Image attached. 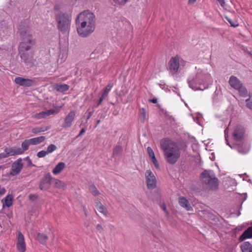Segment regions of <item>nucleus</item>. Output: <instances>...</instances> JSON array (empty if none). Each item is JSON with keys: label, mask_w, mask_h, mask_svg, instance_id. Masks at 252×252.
Here are the masks:
<instances>
[{"label": "nucleus", "mask_w": 252, "mask_h": 252, "mask_svg": "<svg viewBox=\"0 0 252 252\" xmlns=\"http://www.w3.org/2000/svg\"><path fill=\"white\" fill-rule=\"evenodd\" d=\"M21 60L26 65L31 66L33 64V54L27 52H18Z\"/></svg>", "instance_id": "nucleus-12"}, {"label": "nucleus", "mask_w": 252, "mask_h": 252, "mask_svg": "<svg viewBox=\"0 0 252 252\" xmlns=\"http://www.w3.org/2000/svg\"><path fill=\"white\" fill-rule=\"evenodd\" d=\"M106 97H105L104 96H103L102 95H101V96L100 97V98L99 99V100L98 101V102H97V106H98L99 105H100L101 102L103 100V99H104Z\"/></svg>", "instance_id": "nucleus-46"}, {"label": "nucleus", "mask_w": 252, "mask_h": 252, "mask_svg": "<svg viewBox=\"0 0 252 252\" xmlns=\"http://www.w3.org/2000/svg\"><path fill=\"white\" fill-rule=\"evenodd\" d=\"M23 167L22 160L19 158L12 163L9 174L13 176H16L20 173Z\"/></svg>", "instance_id": "nucleus-10"}, {"label": "nucleus", "mask_w": 252, "mask_h": 252, "mask_svg": "<svg viewBox=\"0 0 252 252\" xmlns=\"http://www.w3.org/2000/svg\"><path fill=\"white\" fill-rule=\"evenodd\" d=\"M47 154H48L46 151L42 150V151H39L37 153V156L39 158H43V157H45Z\"/></svg>", "instance_id": "nucleus-40"}, {"label": "nucleus", "mask_w": 252, "mask_h": 252, "mask_svg": "<svg viewBox=\"0 0 252 252\" xmlns=\"http://www.w3.org/2000/svg\"><path fill=\"white\" fill-rule=\"evenodd\" d=\"M225 19L227 20V21L229 22V23L230 24L231 27H237L238 26V24L236 21H233L229 18L226 17Z\"/></svg>", "instance_id": "nucleus-38"}, {"label": "nucleus", "mask_w": 252, "mask_h": 252, "mask_svg": "<svg viewBox=\"0 0 252 252\" xmlns=\"http://www.w3.org/2000/svg\"><path fill=\"white\" fill-rule=\"evenodd\" d=\"M179 203L180 205L184 208L187 211L192 210V208L190 206L189 201L184 196L179 197Z\"/></svg>", "instance_id": "nucleus-17"}, {"label": "nucleus", "mask_w": 252, "mask_h": 252, "mask_svg": "<svg viewBox=\"0 0 252 252\" xmlns=\"http://www.w3.org/2000/svg\"><path fill=\"white\" fill-rule=\"evenodd\" d=\"M52 181V177L50 173L44 174V176L41 179L39 188L41 190H46L48 189L51 186Z\"/></svg>", "instance_id": "nucleus-8"}, {"label": "nucleus", "mask_w": 252, "mask_h": 252, "mask_svg": "<svg viewBox=\"0 0 252 252\" xmlns=\"http://www.w3.org/2000/svg\"><path fill=\"white\" fill-rule=\"evenodd\" d=\"M45 130L43 129L42 127H35L32 130V132L34 134H37L40 132H43Z\"/></svg>", "instance_id": "nucleus-39"}, {"label": "nucleus", "mask_w": 252, "mask_h": 252, "mask_svg": "<svg viewBox=\"0 0 252 252\" xmlns=\"http://www.w3.org/2000/svg\"><path fill=\"white\" fill-rule=\"evenodd\" d=\"M54 9H55V10H58V6H55L54 7Z\"/></svg>", "instance_id": "nucleus-56"}, {"label": "nucleus", "mask_w": 252, "mask_h": 252, "mask_svg": "<svg viewBox=\"0 0 252 252\" xmlns=\"http://www.w3.org/2000/svg\"><path fill=\"white\" fill-rule=\"evenodd\" d=\"M52 183L54 185V187L58 189H64L66 187V184L64 182L53 177Z\"/></svg>", "instance_id": "nucleus-22"}, {"label": "nucleus", "mask_w": 252, "mask_h": 252, "mask_svg": "<svg viewBox=\"0 0 252 252\" xmlns=\"http://www.w3.org/2000/svg\"><path fill=\"white\" fill-rule=\"evenodd\" d=\"M245 130L244 127L237 126L233 132V137L234 140L239 141L242 140L244 137Z\"/></svg>", "instance_id": "nucleus-16"}, {"label": "nucleus", "mask_w": 252, "mask_h": 252, "mask_svg": "<svg viewBox=\"0 0 252 252\" xmlns=\"http://www.w3.org/2000/svg\"><path fill=\"white\" fill-rule=\"evenodd\" d=\"M60 109L57 108L56 109H52L46 111L47 116L57 114L60 111Z\"/></svg>", "instance_id": "nucleus-36"}, {"label": "nucleus", "mask_w": 252, "mask_h": 252, "mask_svg": "<svg viewBox=\"0 0 252 252\" xmlns=\"http://www.w3.org/2000/svg\"><path fill=\"white\" fill-rule=\"evenodd\" d=\"M15 156L11 147L6 148L4 152L0 154V161L5 158H7L10 156Z\"/></svg>", "instance_id": "nucleus-20"}, {"label": "nucleus", "mask_w": 252, "mask_h": 252, "mask_svg": "<svg viewBox=\"0 0 252 252\" xmlns=\"http://www.w3.org/2000/svg\"><path fill=\"white\" fill-rule=\"evenodd\" d=\"M65 163L63 162H60L53 169V173L55 175H57L61 173L65 168Z\"/></svg>", "instance_id": "nucleus-23"}, {"label": "nucleus", "mask_w": 252, "mask_h": 252, "mask_svg": "<svg viewBox=\"0 0 252 252\" xmlns=\"http://www.w3.org/2000/svg\"><path fill=\"white\" fill-rule=\"evenodd\" d=\"M182 61V60L178 56L172 57L171 58L168 63V65L169 69L171 72L172 74L174 75L178 72L180 62Z\"/></svg>", "instance_id": "nucleus-9"}, {"label": "nucleus", "mask_w": 252, "mask_h": 252, "mask_svg": "<svg viewBox=\"0 0 252 252\" xmlns=\"http://www.w3.org/2000/svg\"><path fill=\"white\" fill-rule=\"evenodd\" d=\"M97 210L102 213L104 216H108V212L105 207H104L100 202H99L96 205Z\"/></svg>", "instance_id": "nucleus-26"}, {"label": "nucleus", "mask_w": 252, "mask_h": 252, "mask_svg": "<svg viewBox=\"0 0 252 252\" xmlns=\"http://www.w3.org/2000/svg\"><path fill=\"white\" fill-rule=\"evenodd\" d=\"M238 152L241 154H246L249 151V149L246 146L238 145L237 147Z\"/></svg>", "instance_id": "nucleus-30"}, {"label": "nucleus", "mask_w": 252, "mask_h": 252, "mask_svg": "<svg viewBox=\"0 0 252 252\" xmlns=\"http://www.w3.org/2000/svg\"><path fill=\"white\" fill-rule=\"evenodd\" d=\"M229 84L233 89L237 90L240 87H241L242 83L241 81L235 76H231L229 80Z\"/></svg>", "instance_id": "nucleus-18"}, {"label": "nucleus", "mask_w": 252, "mask_h": 252, "mask_svg": "<svg viewBox=\"0 0 252 252\" xmlns=\"http://www.w3.org/2000/svg\"><path fill=\"white\" fill-rule=\"evenodd\" d=\"M236 90H238L239 93L240 95L243 97H245L248 95V91L246 88L243 86V84L241 85V87H240Z\"/></svg>", "instance_id": "nucleus-32"}, {"label": "nucleus", "mask_w": 252, "mask_h": 252, "mask_svg": "<svg viewBox=\"0 0 252 252\" xmlns=\"http://www.w3.org/2000/svg\"><path fill=\"white\" fill-rule=\"evenodd\" d=\"M211 78L209 74H205L202 70H198L195 75L189 77L188 79L189 87L193 90H204L208 88V85L202 88L200 86Z\"/></svg>", "instance_id": "nucleus-5"}, {"label": "nucleus", "mask_w": 252, "mask_h": 252, "mask_svg": "<svg viewBox=\"0 0 252 252\" xmlns=\"http://www.w3.org/2000/svg\"><path fill=\"white\" fill-rule=\"evenodd\" d=\"M89 190L90 192L94 196H97L100 194L99 191L94 185H91L89 186Z\"/></svg>", "instance_id": "nucleus-31"}, {"label": "nucleus", "mask_w": 252, "mask_h": 252, "mask_svg": "<svg viewBox=\"0 0 252 252\" xmlns=\"http://www.w3.org/2000/svg\"><path fill=\"white\" fill-rule=\"evenodd\" d=\"M114 1L119 4L124 5L128 1V0H113Z\"/></svg>", "instance_id": "nucleus-41"}, {"label": "nucleus", "mask_w": 252, "mask_h": 252, "mask_svg": "<svg viewBox=\"0 0 252 252\" xmlns=\"http://www.w3.org/2000/svg\"><path fill=\"white\" fill-rule=\"evenodd\" d=\"M147 152L152 161L157 168L159 167L158 162L156 158L153 150L150 147L147 148Z\"/></svg>", "instance_id": "nucleus-21"}, {"label": "nucleus", "mask_w": 252, "mask_h": 252, "mask_svg": "<svg viewBox=\"0 0 252 252\" xmlns=\"http://www.w3.org/2000/svg\"><path fill=\"white\" fill-rule=\"evenodd\" d=\"M199 179L202 186L206 189L212 190L218 189L219 180L212 170H204L200 174Z\"/></svg>", "instance_id": "nucleus-3"}, {"label": "nucleus", "mask_w": 252, "mask_h": 252, "mask_svg": "<svg viewBox=\"0 0 252 252\" xmlns=\"http://www.w3.org/2000/svg\"><path fill=\"white\" fill-rule=\"evenodd\" d=\"M143 111V118H145L146 115V111L144 108L142 109Z\"/></svg>", "instance_id": "nucleus-53"}, {"label": "nucleus", "mask_w": 252, "mask_h": 252, "mask_svg": "<svg viewBox=\"0 0 252 252\" xmlns=\"http://www.w3.org/2000/svg\"><path fill=\"white\" fill-rule=\"evenodd\" d=\"M252 238V226L248 227L240 236L239 240L243 241L244 240Z\"/></svg>", "instance_id": "nucleus-19"}, {"label": "nucleus", "mask_w": 252, "mask_h": 252, "mask_svg": "<svg viewBox=\"0 0 252 252\" xmlns=\"http://www.w3.org/2000/svg\"><path fill=\"white\" fill-rule=\"evenodd\" d=\"M78 34L82 37H86L95 29V16L89 10L80 13L76 20Z\"/></svg>", "instance_id": "nucleus-1"}, {"label": "nucleus", "mask_w": 252, "mask_h": 252, "mask_svg": "<svg viewBox=\"0 0 252 252\" xmlns=\"http://www.w3.org/2000/svg\"><path fill=\"white\" fill-rule=\"evenodd\" d=\"M123 151V148L121 146H116L113 150V156H117L120 154Z\"/></svg>", "instance_id": "nucleus-33"}, {"label": "nucleus", "mask_w": 252, "mask_h": 252, "mask_svg": "<svg viewBox=\"0 0 252 252\" xmlns=\"http://www.w3.org/2000/svg\"><path fill=\"white\" fill-rule=\"evenodd\" d=\"M96 227L97 230H98L100 232L103 230V227L99 224H97Z\"/></svg>", "instance_id": "nucleus-48"}, {"label": "nucleus", "mask_w": 252, "mask_h": 252, "mask_svg": "<svg viewBox=\"0 0 252 252\" xmlns=\"http://www.w3.org/2000/svg\"><path fill=\"white\" fill-rule=\"evenodd\" d=\"M225 140H226V142L227 144V145H228V143H227V139H226V136H225Z\"/></svg>", "instance_id": "nucleus-58"}, {"label": "nucleus", "mask_w": 252, "mask_h": 252, "mask_svg": "<svg viewBox=\"0 0 252 252\" xmlns=\"http://www.w3.org/2000/svg\"><path fill=\"white\" fill-rule=\"evenodd\" d=\"M14 82L16 84L21 86L29 87L34 85L35 81L32 79H25L21 77H17L15 78Z\"/></svg>", "instance_id": "nucleus-14"}, {"label": "nucleus", "mask_w": 252, "mask_h": 252, "mask_svg": "<svg viewBox=\"0 0 252 252\" xmlns=\"http://www.w3.org/2000/svg\"><path fill=\"white\" fill-rule=\"evenodd\" d=\"M1 168L2 169L4 168V166L3 165L0 166V169H1Z\"/></svg>", "instance_id": "nucleus-57"}, {"label": "nucleus", "mask_w": 252, "mask_h": 252, "mask_svg": "<svg viewBox=\"0 0 252 252\" xmlns=\"http://www.w3.org/2000/svg\"><path fill=\"white\" fill-rule=\"evenodd\" d=\"M113 87V85L109 83L107 85V86L105 87V88L104 90V91L102 93V95L103 96H104L105 97H106L108 95V94L109 92H110V90Z\"/></svg>", "instance_id": "nucleus-35"}, {"label": "nucleus", "mask_w": 252, "mask_h": 252, "mask_svg": "<svg viewBox=\"0 0 252 252\" xmlns=\"http://www.w3.org/2000/svg\"><path fill=\"white\" fill-rule=\"evenodd\" d=\"M196 0H189V3H193Z\"/></svg>", "instance_id": "nucleus-54"}, {"label": "nucleus", "mask_w": 252, "mask_h": 252, "mask_svg": "<svg viewBox=\"0 0 252 252\" xmlns=\"http://www.w3.org/2000/svg\"><path fill=\"white\" fill-rule=\"evenodd\" d=\"M48 238L47 235L43 233H39L37 235L36 239L37 241L42 244H45Z\"/></svg>", "instance_id": "nucleus-29"}, {"label": "nucleus", "mask_w": 252, "mask_h": 252, "mask_svg": "<svg viewBox=\"0 0 252 252\" xmlns=\"http://www.w3.org/2000/svg\"><path fill=\"white\" fill-rule=\"evenodd\" d=\"M100 120H97V122H96V126L100 123Z\"/></svg>", "instance_id": "nucleus-55"}, {"label": "nucleus", "mask_w": 252, "mask_h": 252, "mask_svg": "<svg viewBox=\"0 0 252 252\" xmlns=\"http://www.w3.org/2000/svg\"><path fill=\"white\" fill-rule=\"evenodd\" d=\"M93 113H94V111H91L89 113V115L87 118V120H89L92 117Z\"/></svg>", "instance_id": "nucleus-52"}, {"label": "nucleus", "mask_w": 252, "mask_h": 252, "mask_svg": "<svg viewBox=\"0 0 252 252\" xmlns=\"http://www.w3.org/2000/svg\"><path fill=\"white\" fill-rule=\"evenodd\" d=\"M57 22V28L63 33L68 32L70 29L71 21V17L67 14L63 13H58L56 16Z\"/></svg>", "instance_id": "nucleus-6"}, {"label": "nucleus", "mask_w": 252, "mask_h": 252, "mask_svg": "<svg viewBox=\"0 0 252 252\" xmlns=\"http://www.w3.org/2000/svg\"><path fill=\"white\" fill-rule=\"evenodd\" d=\"M146 183L149 189H153L157 187V179L154 173L151 170H148L145 172Z\"/></svg>", "instance_id": "nucleus-7"}, {"label": "nucleus", "mask_w": 252, "mask_h": 252, "mask_svg": "<svg viewBox=\"0 0 252 252\" xmlns=\"http://www.w3.org/2000/svg\"><path fill=\"white\" fill-rule=\"evenodd\" d=\"M16 247L20 252H25L26 250L24 236L20 231L17 232Z\"/></svg>", "instance_id": "nucleus-11"}, {"label": "nucleus", "mask_w": 252, "mask_h": 252, "mask_svg": "<svg viewBox=\"0 0 252 252\" xmlns=\"http://www.w3.org/2000/svg\"><path fill=\"white\" fill-rule=\"evenodd\" d=\"M6 192V189L5 188L1 187L0 185V195H3Z\"/></svg>", "instance_id": "nucleus-44"}, {"label": "nucleus", "mask_w": 252, "mask_h": 252, "mask_svg": "<svg viewBox=\"0 0 252 252\" xmlns=\"http://www.w3.org/2000/svg\"><path fill=\"white\" fill-rule=\"evenodd\" d=\"M56 149H57V147L56 146V145H55L54 144H50L47 147V151H46L47 153V154H48L52 153L53 151H54Z\"/></svg>", "instance_id": "nucleus-37"}, {"label": "nucleus", "mask_w": 252, "mask_h": 252, "mask_svg": "<svg viewBox=\"0 0 252 252\" xmlns=\"http://www.w3.org/2000/svg\"><path fill=\"white\" fill-rule=\"evenodd\" d=\"M46 137L43 136L30 139L32 145H37L44 141Z\"/></svg>", "instance_id": "nucleus-28"}, {"label": "nucleus", "mask_w": 252, "mask_h": 252, "mask_svg": "<svg viewBox=\"0 0 252 252\" xmlns=\"http://www.w3.org/2000/svg\"><path fill=\"white\" fill-rule=\"evenodd\" d=\"M30 145L32 144L30 139H26L22 143V148L12 147H11V148L15 155H21L23 154L25 151L28 150L29 147Z\"/></svg>", "instance_id": "nucleus-13"}, {"label": "nucleus", "mask_w": 252, "mask_h": 252, "mask_svg": "<svg viewBox=\"0 0 252 252\" xmlns=\"http://www.w3.org/2000/svg\"><path fill=\"white\" fill-rule=\"evenodd\" d=\"M13 197L11 194H8L4 198V203L3 204V207L4 205L7 207H10L13 203Z\"/></svg>", "instance_id": "nucleus-27"}, {"label": "nucleus", "mask_w": 252, "mask_h": 252, "mask_svg": "<svg viewBox=\"0 0 252 252\" xmlns=\"http://www.w3.org/2000/svg\"><path fill=\"white\" fill-rule=\"evenodd\" d=\"M75 115L76 113L74 111H70L65 117L64 121L62 125V126L65 128L70 127L74 120Z\"/></svg>", "instance_id": "nucleus-15"}, {"label": "nucleus", "mask_w": 252, "mask_h": 252, "mask_svg": "<svg viewBox=\"0 0 252 252\" xmlns=\"http://www.w3.org/2000/svg\"><path fill=\"white\" fill-rule=\"evenodd\" d=\"M161 208L167 214H168V212L166 209V205L164 204H162L160 205Z\"/></svg>", "instance_id": "nucleus-45"}, {"label": "nucleus", "mask_w": 252, "mask_h": 252, "mask_svg": "<svg viewBox=\"0 0 252 252\" xmlns=\"http://www.w3.org/2000/svg\"><path fill=\"white\" fill-rule=\"evenodd\" d=\"M47 117V116L46 115V111H42L38 113H36L32 116L33 118H35L36 119H42V118H45Z\"/></svg>", "instance_id": "nucleus-34"}, {"label": "nucleus", "mask_w": 252, "mask_h": 252, "mask_svg": "<svg viewBox=\"0 0 252 252\" xmlns=\"http://www.w3.org/2000/svg\"><path fill=\"white\" fill-rule=\"evenodd\" d=\"M225 0H218V2L220 4L221 7H224L225 6Z\"/></svg>", "instance_id": "nucleus-47"}, {"label": "nucleus", "mask_w": 252, "mask_h": 252, "mask_svg": "<svg viewBox=\"0 0 252 252\" xmlns=\"http://www.w3.org/2000/svg\"><path fill=\"white\" fill-rule=\"evenodd\" d=\"M29 198L30 200H31L32 201H34L38 198V195L36 194H30L29 195Z\"/></svg>", "instance_id": "nucleus-42"}, {"label": "nucleus", "mask_w": 252, "mask_h": 252, "mask_svg": "<svg viewBox=\"0 0 252 252\" xmlns=\"http://www.w3.org/2000/svg\"><path fill=\"white\" fill-rule=\"evenodd\" d=\"M20 35L22 36V41L18 46V52H27L31 49L32 47L35 45V41L33 39L32 34L29 33L28 27L23 28L22 25L18 29Z\"/></svg>", "instance_id": "nucleus-4"}, {"label": "nucleus", "mask_w": 252, "mask_h": 252, "mask_svg": "<svg viewBox=\"0 0 252 252\" xmlns=\"http://www.w3.org/2000/svg\"><path fill=\"white\" fill-rule=\"evenodd\" d=\"M27 158L28 159V165L30 166H34L31 160L29 158V157H27Z\"/></svg>", "instance_id": "nucleus-51"}, {"label": "nucleus", "mask_w": 252, "mask_h": 252, "mask_svg": "<svg viewBox=\"0 0 252 252\" xmlns=\"http://www.w3.org/2000/svg\"><path fill=\"white\" fill-rule=\"evenodd\" d=\"M85 131L86 130H85V128H82L80 130L78 135L77 136V137H79L81 136L82 134H83L85 132Z\"/></svg>", "instance_id": "nucleus-49"}, {"label": "nucleus", "mask_w": 252, "mask_h": 252, "mask_svg": "<svg viewBox=\"0 0 252 252\" xmlns=\"http://www.w3.org/2000/svg\"><path fill=\"white\" fill-rule=\"evenodd\" d=\"M160 146L167 162L175 164L181 156L180 148L178 144L171 140L165 139L160 141Z\"/></svg>", "instance_id": "nucleus-2"}, {"label": "nucleus", "mask_w": 252, "mask_h": 252, "mask_svg": "<svg viewBox=\"0 0 252 252\" xmlns=\"http://www.w3.org/2000/svg\"><path fill=\"white\" fill-rule=\"evenodd\" d=\"M242 252H252V245L249 242H245L241 245Z\"/></svg>", "instance_id": "nucleus-25"}, {"label": "nucleus", "mask_w": 252, "mask_h": 252, "mask_svg": "<svg viewBox=\"0 0 252 252\" xmlns=\"http://www.w3.org/2000/svg\"><path fill=\"white\" fill-rule=\"evenodd\" d=\"M250 98H249L246 100V102H247L246 106L248 108L252 110V101L249 102Z\"/></svg>", "instance_id": "nucleus-43"}, {"label": "nucleus", "mask_w": 252, "mask_h": 252, "mask_svg": "<svg viewBox=\"0 0 252 252\" xmlns=\"http://www.w3.org/2000/svg\"><path fill=\"white\" fill-rule=\"evenodd\" d=\"M54 88L58 92L63 93L68 90L69 86L65 84H57L54 86Z\"/></svg>", "instance_id": "nucleus-24"}, {"label": "nucleus", "mask_w": 252, "mask_h": 252, "mask_svg": "<svg viewBox=\"0 0 252 252\" xmlns=\"http://www.w3.org/2000/svg\"><path fill=\"white\" fill-rule=\"evenodd\" d=\"M149 101L151 102H152L153 103H157L158 102L157 98H153L152 99H149Z\"/></svg>", "instance_id": "nucleus-50"}]
</instances>
